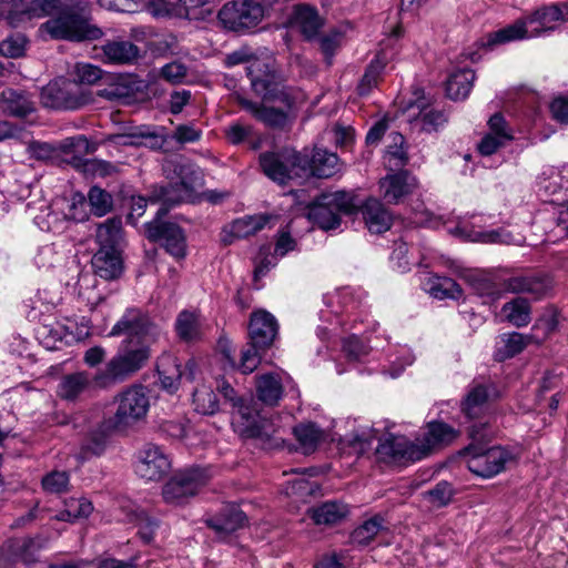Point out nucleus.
Listing matches in <instances>:
<instances>
[{"mask_svg": "<svg viewBox=\"0 0 568 568\" xmlns=\"http://www.w3.org/2000/svg\"><path fill=\"white\" fill-rule=\"evenodd\" d=\"M247 77L252 91L261 99L254 102L243 95H236L239 105L256 121L273 129H282L290 120L292 111L304 100L302 92L286 87L265 60L247 61Z\"/></svg>", "mask_w": 568, "mask_h": 568, "instance_id": "1", "label": "nucleus"}, {"mask_svg": "<svg viewBox=\"0 0 568 568\" xmlns=\"http://www.w3.org/2000/svg\"><path fill=\"white\" fill-rule=\"evenodd\" d=\"M40 9L50 19L41 27L53 39L69 41L97 40L102 31L90 22V17L79 0H37Z\"/></svg>", "mask_w": 568, "mask_h": 568, "instance_id": "2", "label": "nucleus"}, {"mask_svg": "<svg viewBox=\"0 0 568 568\" xmlns=\"http://www.w3.org/2000/svg\"><path fill=\"white\" fill-rule=\"evenodd\" d=\"M491 434L493 432L488 430L487 424H473L469 428L471 443L465 448L467 468L483 478L498 475L505 470L508 464L515 460L514 453L505 447H485Z\"/></svg>", "mask_w": 568, "mask_h": 568, "instance_id": "3", "label": "nucleus"}, {"mask_svg": "<svg viewBox=\"0 0 568 568\" xmlns=\"http://www.w3.org/2000/svg\"><path fill=\"white\" fill-rule=\"evenodd\" d=\"M163 173L169 182L166 185L154 186L150 201L162 202L164 206L191 201L203 182L201 170L190 162L165 161Z\"/></svg>", "mask_w": 568, "mask_h": 568, "instance_id": "4", "label": "nucleus"}, {"mask_svg": "<svg viewBox=\"0 0 568 568\" xmlns=\"http://www.w3.org/2000/svg\"><path fill=\"white\" fill-rule=\"evenodd\" d=\"M225 399L233 404L236 412L233 415V425L236 432L245 438L260 439L263 444L273 446L278 444L280 437L276 436L277 429L274 425L262 417L260 412L252 403H245L242 398L236 396L234 388L227 384L222 383L219 385Z\"/></svg>", "mask_w": 568, "mask_h": 568, "instance_id": "5", "label": "nucleus"}, {"mask_svg": "<svg viewBox=\"0 0 568 568\" xmlns=\"http://www.w3.org/2000/svg\"><path fill=\"white\" fill-rule=\"evenodd\" d=\"M150 358L149 345H131L130 341H122L115 355L95 374L94 381L101 387L123 383L141 371Z\"/></svg>", "mask_w": 568, "mask_h": 568, "instance_id": "6", "label": "nucleus"}, {"mask_svg": "<svg viewBox=\"0 0 568 568\" xmlns=\"http://www.w3.org/2000/svg\"><path fill=\"white\" fill-rule=\"evenodd\" d=\"M358 204L354 195L336 191L320 195L308 207L307 217L324 231L334 230L341 224L342 215L356 212Z\"/></svg>", "mask_w": 568, "mask_h": 568, "instance_id": "7", "label": "nucleus"}, {"mask_svg": "<svg viewBox=\"0 0 568 568\" xmlns=\"http://www.w3.org/2000/svg\"><path fill=\"white\" fill-rule=\"evenodd\" d=\"M116 410L111 418V425L115 430H125L142 422L150 408L148 388L142 384H134L115 397Z\"/></svg>", "mask_w": 568, "mask_h": 568, "instance_id": "8", "label": "nucleus"}, {"mask_svg": "<svg viewBox=\"0 0 568 568\" xmlns=\"http://www.w3.org/2000/svg\"><path fill=\"white\" fill-rule=\"evenodd\" d=\"M110 336L125 335L124 341L131 345L151 344L158 342L162 336L161 327L151 321L150 316L140 308H128L121 318L111 328Z\"/></svg>", "mask_w": 568, "mask_h": 568, "instance_id": "9", "label": "nucleus"}, {"mask_svg": "<svg viewBox=\"0 0 568 568\" xmlns=\"http://www.w3.org/2000/svg\"><path fill=\"white\" fill-rule=\"evenodd\" d=\"M265 17V8L254 0H235L226 2L219 11L217 18L224 29L245 33L256 28Z\"/></svg>", "mask_w": 568, "mask_h": 568, "instance_id": "10", "label": "nucleus"}, {"mask_svg": "<svg viewBox=\"0 0 568 568\" xmlns=\"http://www.w3.org/2000/svg\"><path fill=\"white\" fill-rule=\"evenodd\" d=\"M169 206L158 210L155 219L146 224L149 239L160 241L166 252L174 258H184L186 255V239L183 230L175 223L162 221L168 213Z\"/></svg>", "mask_w": 568, "mask_h": 568, "instance_id": "11", "label": "nucleus"}, {"mask_svg": "<svg viewBox=\"0 0 568 568\" xmlns=\"http://www.w3.org/2000/svg\"><path fill=\"white\" fill-rule=\"evenodd\" d=\"M209 474L201 468L185 469L175 474L163 487V498L168 504L181 505L206 485Z\"/></svg>", "mask_w": 568, "mask_h": 568, "instance_id": "12", "label": "nucleus"}, {"mask_svg": "<svg viewBox=\"0 0 568 568\" xmlns=\"http://www.w3.org/2000/svg\"><path fill=\"white\" fill-rule=\"evenodd\" d=\"M301 163L302 154L293 150L265 152L260 155V165L265 175L280 184L300 178Z\"/></svg>", "mask_w": 568, "mask_h": 568, "instance_id": "13", "label": "nucleus"}, {"mask_svg": "<svg viewBox=\"0 0 568 568\" xmlns=\"http://www.w3.org/2000/svg\"><path fill=\"white\" fill-rule=\"evenodd\" d=\"M41 102L45 108L55 110H75L84 103L75 82L55 79L41 91Z\"/></svg>", "mask_w": 568, "mask_h": 568, "instance_id": "14", "label": "nucleus"}, {"mask_svg": "<svg viewBox=\"0 0 568 568\" xmlns=\"http://www.w3.org/2000/svg\"><path fill=\"white\" fill-rule=\"evenodd\" d=\"M195 363L189 361L185 365V369L182 371L181 362L172 354H162L156 364L159 379L162 388L169 393H175L181 384V379H193L195 373Z\"/></svg>", "mask_w": 568, "mask_h": 568, "instance_id": "15", "label": "nucleus"}, {"mask_svg": "<svg viewBox=\"0 0 568 568\" xmlns=\"http://www.w3.org/2000/svg\"><path fill=\"white\" fill-rule=\"evenodd\" d=\"M171 468L169 456L154 444H146L139 453L136 474L146 480H159Z\"/></svg>", "mask_w": 568, "mask_h": 568, "instance_id": "16", "label": "nucleus"}, {"mask_svg": "<svg viewBox=\"0 0 568 568\" xmlns=\"http://www.w3.org/2000/svg\"><path fill=\"white\" fill-rule=\"evenodd\" d=\"M277 332L278 323L270 312L257 310L251 314L248 338L254 347H271L277 336Z\"/></svg>", "mask_w": 568, "mask_h": 568, "instance_id": "17", "label": "nucleus"}, {"mask_svg": "<svg viewBox=\"0 0 568 568\" xmlns=\"http://www.w3.org/2000/svg\"><path fill=\"white\" fill-rule=\"evenodd\" d=\"M513 139V130L505 118L500 113H495L488 120V132L483 136L477 149L481 155L489 156Z\"/></svg>", "mask_w": 568, "mask_h": 568, "instance_id": "18", "label": "nucleus"}, {"mask_svg": "<svg viewBox=\"0 0 568 568\" xmlns=\"http://www.w3.org/2000/svg\"><path fill=\"white\" fill-rule=\"evenodd\" d=\"M42 547L39 538H10L0 547V568H11L18 561L29 560Z\"/></svg>", "mask_w": 568, "mask_h": 568, "instance_id": "19", "label": "nucleus"}, {"mask_svg": "<svg viewBox=\"0 0 568 568\" xmlns=\"http://www.w3.org/2000/svg\"><path fill=\"white\" fill-rule=\"evenodd\" d=\"M300 178L313 175L318 179H328L335 175L338 171V158L335 153L328 152L323 149H316L311 158L302 155V163L300 165Z\"/></svg>", "mask_w": 568, "mask_h": 568, "instance_id": "20", "label": "nucleus"}, {"mask_svg": "<svg viewBox=\"0 0 568 568\" xmlns=\"http://www.w3.org/2000/svg\"><path fill=\"white\" fill-rule=\"evenodd\" d=\"M377 453L393 459H423L418 439L409 442L405 436L387 435L379 440Z\"/></svg>", "mask_w": 568, "mask_h": 568, "instance_id": "21", "label": "nucleus"}, {"mask_svg": "<svg viewBox=\"0 0 568 568\" xmlns=\"http://www.w3.org/2000/svg\"><path fill=\"white\" fill-rule=\"evenodd\" d=\"M416 179L407 171L388 174L379 181L383 199L389 204L399 203L416 187Z\"/></svg>", "mask_w": 568, "mask_h": 568, "instance_id": "22", "label": "nucleus"}, {"mask_svg": "<svg viewBox=\"0 0 568 568\" xmlns=\"http://www.w3.org/2000/svg\"><path fill=\"white\" fill-rule=\"evenodd\" d=\"M458 436V432L443 422H430L423 437L417 438L423 458L433 450L452 444Z\"/></svg>", "mask_w": 568, "mask_h": 568, "instance_id": "23", "label": "nucleus"}, {"mask_svg": "<svg viewBox=\"0 0 568 568\" xmlns=\"http://www.w3.org/2000/svg\"><path fill=\"white\" fill-rule=\"evenodd\" d=\"M246 521V515L236 505H225L216 515L206 519L207 526L221 538L244 527Z\"/></svg>", "mask_w": 568, "mask_h": 568, "instance_id": "24", "label": "nucleus"}, {"mask_svg": "<svg viewBox=\"0 0 568 568\" xmlns=\"http://www.w3.org/2000/svg\"><path fill=\"white\" fill-rule=\"evenodd\" d=\"M290 24L296 28L308 40L315 38L323 26V20L315 7L298 3L292 8Z\"/></svg>", "mask_w": 568, "mask_h": 568, "instance_id": "25", "label": "nucleus"}, {"mask_svg": "<svg viewBox=\"0 0 568 568\" xmlns=\"http://www.w3.org/2000/svg\"><path fill=\"white\" fill-rule=\"evenodd\" d=\"M295 246V240L286 232L280 234L273 254L270 252V246H263L257 256L254 271L255 277L263 276L271 267L276 265L278 257H283L288 252L294 251Z\"/></svg>", "mask_w": 568, "mask_h": 568, "instance_id": "26", "label": "nucleus"}, {"mask_svg": "<svg viewBox=\"0 0 568 568\" xmlns=\"http://www.w3.org/2000/svg\"><path fill=\"white\" fill-rule=\"evenodd\" d=\"M108 141L119 145H144L152 150H160L164 146L166 138L149 128L140 126L130 133L109 135Z\"/></svg>", "mask_w": 568, "mask_h": 568, "instance_id": "27", "label": "nucleus"}, {"mask_svg": "<svg viewBox=\"0 0 568 568\" xmlns=\"http://www.w3.org/2000/svg\"><path fill=\"white\" fill-rule=\"evenodd\" d=\"M526 17L535 38L548 34L555 30L557 22H562V12L555 3L537 8Z\"/></svg>", "mask_w": 568, "mask_h": 568, "instance_id": "28", "label": "nucleus"}, {"mask_svg": "<svg viewBox=\"0 0 568 568\" xmlns=\"http://www.w3.org/2000/svg\"><path fill=\"white\" fill-rule=\"evenodd\" d=\"M255 389L258 400L267 406H276L284 394L281 374L271 372L257 375Z\"/></svg>", "mask_w": 568, "mask_h": 568, "instance_id": "29", "label": "nucleus"}, {"mask_svg": "<svg viewBox=\"0 0 568 568\" xmlns=\"http://www.w3.org/2000/svg\"><path fill=\"white\" fill-rule=\"evenodd\" d=\"M91 263L94 273L108 281L118 278L123 271L120 250L98 248Z\"/></svg>", "mask_w": 568, "mask_h": 568, "instance_id": "30", "label": "nucleus"}, {"mask_svg": "<svg viewBox=\"0 0 568 568\" xmlns=\"http://www.w3.org/2000/svg\"><path fill=\"white\" fill-rule=\"evenodd\" d=\"M551 288V280L544 274L515 276L508 280L507 290L513 293H527L539 298Z\"/></svg>", "mask_w": 568, "mask_h": 568, "instance_id": "31", "label": "nucleus"}, {"mask_svg": "<svg viewBox=\"0 0 568 568\" xmlns=\"http://www.w3.org/2000/svg\"><path fill=\"white\" fill-rule=\"evenodd\" d=\"M362 214L371 233H384L392 225V214L377 199H368L362 206Z\"/></svg>", "mask_w": 568, "mask_h": 568, "instance_id": "32", "label": "nucleus"}, {"mask_svg": "<svg viewBox=\"0 0 568 568\" xmlns=\"http://www.w3.org/2000/svg\"><path fill=\"white\" fill-rule=\"evenodd\" d=\"M105 60L112 64H131L138 60L140 50L130 41L113 40L103 44Z\"/></svg>", "mask_w": 568, "mask_h": 568, "instance_id": "33", "label": "nucleus"}, {"mask_svg": "<svg viewBox=\"0 0 568 568\" xmlns=\"http://www.w3.org/2000/svg\"><path fill=\"white\" fill-rule=\"evenodd\" d=\"M349 513V508L342 501H326L308 510L310 517L316 525H335L343 520Z\"/></svg>", "mask_w": 568, "mask_h": 568, "instance_id": "34", "label": "nucleus"}, {"mask_svg": "<svg viewBox=\"0 0 568 568\" xmlns=\"http://www.w3.org/2000/svg\"><path fill=\"white\" fill-rule=\"evenodd\" d=\"M448 232L455 236H460V237L471 241V242L503 243V244L517 243V241L514 240L511 234L503 229L487 231V232H479V231H468L466 225H457L455 229H449Z\"/></svg>", "mask_w": 568, "mask_h": 568, "instance_id": "35", "label": "nucleus"}, {"mask_svg": "<svg viewBox=\"0 0 568 568\" xmlns=\"http://www.w3.org/2000/svg\"><path fill=\"white\" fill-rule=\"evenodd\" d=\"M74 324L69 323L68 325H62L60 323H55L54 325H42L38 328L37 335L40 342L48 349L57 348V342H65L70 343L77 338V335L73 331Z\"/></svg>", "mask_w": 568, "mask_h": 568, "instance_id": "36", "label": "nucleus"}, {"mask_svg": "<svg viewBox=\"0 0 568 568\" xmlns=\"http://www.w3.org/2000/svg\"><path fill=\"white\" fill-rule=\"evenodd\" d=\"M535 38L531 34L530 24L527 17L516 20L514 23L501 28L489 36V44L506 43L516 40Z\"/></svg>", "mask_w": 568, "mask_h": 568, "instance_id": "37", "label": "nucleus"}, {"mask_svg": "<svg viewBox=\"0 0 568 568\" xmlns=\"http://www.w3.org/2000/svg\"><path fill=\"white\" fill-rule=\"evenodd\" d=\"M424 288L429 295L438 300H459L463 295L459 284L446 276L434 275L427 278L424 283Z\"/></svg>", "mask_w": 568, "mask_h": 568, "instance_id": "38", "label": "nucleus"}, {"mask_svg": "<svg viewBox=\"0 0 568 568\" xmlns=\"http://www.w3.org/2000/svg\"><path fill=\"white\" fill-rule=\"evenodd\" d=\"M268 221L266 214L245 215L233 221L226 231L235 239H245L263 230Z\"/></svg>", "mask_w": 568, "mask_h": 568, "instance_id": "39", "label": "nucleus"}, {"mask_svg": "<svg viewBox=\"0 0 568 568\" xmlns=\"http://www.w3.org/2000/svg\"><path fill=\"white\" fill-rule=\"evenodd\" d=\"M174 326L178 337L183 342H194L202 336V323L195 312H180Z\"/></svg>", "mask_w": 568, "mask_h": 568, "instance_id": "40", "label": "nucleus"}, {"mask_svg": "<svg viewBox=\"0 0 568 568\" xmlns=\"http://www.w3.org/2000/svg\"><path fill=\"white\" fill-rule=\"evenodd\" d=\"M475 73L470 69H460L453 72L446 83L447 97L452 100H464L468 97Z\"/></svg>", "mask_w": 568, "mask_h": 568, "instance_id": "41", "label": "nucleus"}, {"mask_svg": "<svg viewBox=\"0 0 568 568\" xmlns=\"http://www.w3.org/2000/svg\"><path fill=\"white\" fill-rule=\"evenodd\" d=\"M122 233V222L120 219H108L99 224L95 233V241L101 250H119V243Z\"/></svg>", "mask_w": 568, "mask_h": 568, "instance_id": "42", "label": "nucleus"}, {"mask_svg": "<svg viewBox=\"0 0 568 568\" xmlns=\"http://www.w3.org/2000/svg\"><path fill=\"white\" fill-rule=\"evenodd\" d=\"M63 506V509L50 517V519L73 523L78 519L89 517L93 511L92 503L84 497L65 499Z\"/></svg>", "mask_w": 568, "mask_h": 568, "instance_id": "43", "label": "nucleus"}, {"mask_svg": "<svg viewBox=\"0 0 568 568\" xmlns=\"http://www.w3.org/2000/svg\"><path fill=\"white\" fill-rule=\"evenodd\" d=\"M90 385V375L85 372H78L64 376L58 387V395L61 398L72 400L82 394Z\"/></svg>", "mask_w": 568, "mask_h": 568, "instance_id": "44", "label": "nucleus"}, {"mask_svg": "<svg viewBox=\"0 0 568 568\" xmlns=\"http://www.w3.org/2000/svg\"><path fill=\"white\" fill-rule=\"evenodd\" d=\"M3 108L17 116H26L33 112L34 104L29 95L21 91L6 90L1 94Z\"/></svg>", "mask_w": 568, "mask_h": 568, "instance_id": "45", "label": "nucleus"}, {"mask_svg": "<svg viewBox=\"0 0 568 568\" xmlns=\"http://www.w3.org/2000/svg\"><path fill=\"white\" fill-rule=\"evenodd\" d=\"M468 282L473 292L481 300L483 304H493L501 297V288L483 275H469Z\"/></svg>", "mask_w": 568, "mask_h": 568, "instance_id": "46", "label": "nucleus"}, {"mask_svg": "<svg viewBox=\"0 0 568 568\" xmlns=\"http://www.w3.org/2000/svg\"><path fill=\"white\" fill-rule=\"evenodd\" d=\"M499 343L501 346L497 349L496 356L499 361H504L519 354L530 343V337L513 332L503 334Z\"/></svg>", "mask_w": 568, "mask_h": 568, "instance_id": "47", "label": "nucleus"}, {"mask_svg": "<svg viewBox=\"0 0 568 568\" xmlns=\"http://www.w3.org/2000/svg\"><path fill=\"white\" fill-rule=\"evenodd\" d=\"M294 435L304 454L314 452L323 439V432L313 423L301 424L294 427Z\"/></svg>", "mask_w": 568, "mask_h": 568, "instance_id": "48", "label": "nucleus"}, {"mask_svg": "<svg viewBox=\"0 0 568 568\" xmlns=\"http://www.w3.org/2000/svg\"><path fill=\"white\" fill-rule=\"evenodd\" d=\"M193 405L197 413L213 415L219 410V400L210 386L201 385L193 393Z\"/></svg>", "mask_w": 568, "mask_h": 568, "instance_id": "49", "label": "nucleus"}, {"mask_svg": "<svg viewBox=\"0 0 568 568\" xmlns=\"http://www.w3.org/2000/svg\"><path fill=\"white\" fill-rule=\"evenodd\" d=\"M384 528V519L381 516H374L364 521L352 532V541L354 544L366 546L374 537Z\"/></svg>", "mask_w": 568, "mask_h": 568, "instance_id": "50", "label": "nucleus"}, {"mask_svg": "<svg viewBox=\"0 0 568 568\" xmlns=\"http://www.w3.org/2000/svg\"><path fill=\"white\" fill-rule=\"evenodd\" d=\"M505 317L515 326L521 327L529 323V305L524 298H515L503 306Z\"/></svg>", "mask_w": 568, "mask_h": 568, "instance_id": "51", "label": "nucleus"}, {"mask_svg": "<svg viewBox=\"0 0 568 568\" xmlns=\"http://www.w3.org/2000/svg\"><path fill=\"white\" fill-rule=\"evenodd\" d=\"M42 489L49 494H63L69 490L70 476L64 470H53L41 479Z\"/></svg>", "mask_w": 568, "mask_h": 568, "instance_id": "52", "label": "nucleus"}, {"mask_svg": "<svg viewBox=\"0 0 568 568\" xmlns=\"http://www.w3.org/2000/svg\"><path fill=\"white\" fill-rule=\"evenodd\" d=\"M385 67V59H382L377 55L367 67L359 84H358V93L361 95H366L371 92V90L377 85L379 75L382 70Z\"/></svg>", "mask_w": 568, "mask_h": 568, "instance_id": "53", "label": "nucleus"}, {"mask_svg": "<svg viewBox=\"0 0 568 568\" xmlns=\"http://www.w3.org/2000/svg\"><path fill=\"white\" fill-rule=\"evenodd\" d=\"M487 398L486 387L481 385L475 386L463 403V412L470 418L476 417L481 412Z\"/></svg>", "mask_w": 568, "mask_h": 568, "instance_id": "54", "label": "nucleus"}, {"mask_svg": "<svg viewBox=\"0 0 568 568\" xmlns=\"http://www.w3.org/2000/svg\"><path fill=\"white\" fill-rule=\"evenodd\" d=\"M88 201L91 212L97 216H103L112 209V196L98 186L90 189Z\"/></svg>", "mask_w": 568, "mask_h": 568, "instance_id": "55", "label": "nucleus"}, {"mask_svg": "<svg viewBox=\"0 0 568 568\" xmlns=\"http://www.w3.org/2000/svg\"><path fill=\"white\" fill-rule=\"evenodd\" d=\"M392 143L387 146V161L390 168L404 166L407 162V154L404 149V136L394 132L390 134Z\"/></svg>", "mask_w": 568, "mask_h": 568, "instance_id": "56", "label": "nucleus"}, {"mask_svg": "<svg viewBox=\"0 0 568 568\" xmlns=\"http://www.w3.org/2000/svg\"><path fill=\"white\" fill-rule=\"evenodd\" d=\"M417 120L419 121L423 131L434 132L445 125L447 116L442 110L423 108Z\"/></svg>", "mask_w": 568, "mask_h": 568, "instance_id": "57", "label": "nucleus"}, {"mask_svg": "<svg viewBox=\"0 0 568 568\" xmlns=\"http://www.w3.org/2000/svg\"><path fill=\"white\" fill-rule=\"evenodd\" d=\"M105 447V435L102 433H93L83 442L78 457L85 460L92 456H100L104 452Z\"/></svg>", "mask_w": 568, "mask_h": 568, "instance_id": "58", "label": "nucleus"}, {"mask_svg": "<svg viewBox=\"0 0 568 568\" xmlns=\"http://www.w3.org/2000/svg\"><path fill=\"white\" fill-rule=\"evenodd\" d=\"M65 217L74 222H83L88 219V204L85 196L80 192L72 193L68 202Z\"/></svg>", "mask_w": 568, "mask_h": 568, "instance_id": "59", "label": "nucleus"}, {"mask_svg": "<svg viewBox=\"0 0 568 568\" xmlns=\"http://www.w3.org/2000/svg\"><path fill=\"white\" fill-rule=\"evenodd\" d=\"M207 0H180L174 4V16L189 20H196L202 17L201 8Z\"/></svg>", "mask_w": 568, "mask_h": 568, "instance_id": "60", "label": "nucleus"}, {"mask_svg": "<svg viewBox=\"0 0 568 568\" xmlns=\"http://www.w3.org/2000/svg\"><path fill=\"white\" fill-rule=\"evenodd\" d=\"M26 43L23 36H10L0 43V53L7 58H19L24 53Z\"/></svg>", "mask_w": 568, "mask_h": 568, "instance_id": "61", "label": "nucleus"}, {"mask_svg": "<svg viewBox=\"0 0 568 568\" xmlns=\"http://www.w3.org/2000/svg\"><path fill=\"white\" fill-rule=\"evenodd\" d=\"M266 348L254 347L250 342L248 347L242 351L240 368L243 374H250L258 366L261 362V351Z\"/></svg>", "mask_w": 568, "mask_h": 568, "instance_id": "62", "label": "nucleus"}, {"mask_svg": "<svg viewBox=\"0 0 568 568\" xmlns=\"http://www.w3.org/2000/svg\"><path fill=\"white\" fill-rule=\"evenodd\" d=\"M102 78L100 68L89 63L75 64V81L83 84H94Z\"/></svg>", "mask_w": 568, "mask_h": 568, "instance_id": "63", "label": "nucleus"}, {"mask_svg": "<svg viewBox=\"0 0 568 568\" xmlns=\"http://www.w3.org/2000/svg\"><path fill=\"white\" fill-rule=\"evenodd\" d=\"M60 149L62 152L77 153V154H88L92 152L90 143L84 135H77L67 138L60 143Z\"/></svg>", "mask_w": 568, "mask_h": 568, "instance_id": "64", "label": "nucleus"}]
</instances>
